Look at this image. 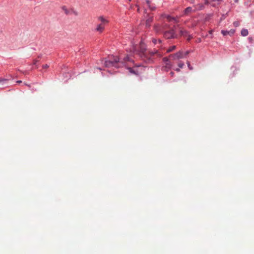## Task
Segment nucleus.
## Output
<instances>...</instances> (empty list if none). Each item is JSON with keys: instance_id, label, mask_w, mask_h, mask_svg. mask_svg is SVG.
<instances>
[{"instance_id": "nucleus-6", "label": "nucleus", "mask_w": 254, "mask_h": 254, "mask_svg": "<svg viewBox=\"0 0 254 254\" xmlns=\"http://www.w3.org/2000/svg\"><path fill=\"white\" fill-rule=\"evenodd\" d=\"M62 9L63 11L64 12V13L66 15H70L72 13L77 15V12L73 11V10L72 9H68L65 6H62Z\"/></svg>"}, {"instance_id": "nucleus-13", "label": "nucleus", "mask_w": 254, "mask_h": 254, "mask_svg": "<svg viewBox=\"0 0 254 254\" xmlns=\"http://www.w3.org/2000/svg\"><path fill=\"white\" fill-rule=\"evenodd\" d=\"M220 0H212L211 4L212 6L215 7L219 4Z\"/></svg>"}, {"instance_id": "nucleus-21", "label": "nucleus", "mask_w": 254, "mask_h": 254, "mask_svg": "<svg viewBox=\"0 0 254 254\" xmlns=\"http://www.w3.org/2000/svg\"><path fill=\"white\" fill-rule=\"evenodd\" d=\"M233 25L235 27H237L240 25V22L238 21H236L233 22Z\"/></svg>"}, {"instance_id": "nucleus-17", "label": "nucleus", "mask_w": 254, "mask_h": 254, "mask_svg": "<svg viewBox=\"0 0 254 254\" xmlns=\"http://www.w3.org/2000/svg\"><path fill=\"white\" fill-rule=\"evenodd\" d=\"M180 34L181 36L187 37L188 36V32L186 30H181L180 31Z\"/></svg>"}, {"instance_id": "nucleus-4", "label": "nucleus", "mask_w": 254, "mask_h": 254, "mask_svg": "<svg viewBox=\"0 0 254 254\" xmlns=\"http://www.w3.org/2000/svg\"><path fill=\"white\" fill-rule=\"evenodd\" d=\"M164 36L166 39L175 38L176 37L175 33L173 29L166 31L164 33Z\"/></svg>"}, {"instance_id": "nucleus-16", "label": "nucleus", "mask_w": 254, "mask_h": 254, "mask_svg": "<svg viewBox=\"0 0 254 254\" xmlns=\"http://www.w3.org/2000/svg\"><path fill=\"white\" fill-rule=\"evenodd\" d=\"M162 16H164V17L166 18L169 22L175 20L174 18L172 17L169 15H162Z\"/></svg>"}, {"instance_id": "nucleus-37", "label": "nucleus", "mask_w": 254, "mask_h": 254, "mask_svg": "<svg viewBox=\"0 0 254 254\" xmlns=\"http://www.w3.org/2000/svg\"><path fill=\"white\" fill-rule=\"evenodd\" d=\"M235 2H238V0H235Z\"/></svg>"}, {"instance_id": "nucleus-9", "label": "nucleus", "mask_w": 254, "mask_h": 254, "mask_svg": "<svg viewBox=\"0 0 254 254\" xmlns=\"http://www.w3.org/2000/svg\"><path fill=\"white\" fill-rule=\"evenodd\" d=\"M163 29V27L158 24H155L154 26V30L156 33H160L162 32Z\"/></svg>"}, {"instance_id": "nucleus-7", "label": "nucleus", "mask_w": 254, "mask_h": 254, "mask_svg": "<svg viewBox=\"0 0 254 254\" xmlns=\"http://www.w3.org/2000/svg\"><path fill=\"white\" fill-rule=\"evenodd\" d=\"M235 30L234 29H231L229 31H227V30H222L221 31V33L224 35V36H227L228 35H230V36H232L233 35H234V34L235 33Z\"/></svg>"}, {"instance_id": "nucleus-5", "label": "nucleus", "mask_w": 254, "mask_h": 254, "mask_svg": "<svg viewBox=\"0 0 254 254\" xmlns=\"http://www.w3.org/2000/svg\"><path fill=\"white\" fill-rule=\"evenodd\" d=\"M169 57L172 58L173 60H177L179 59L183 58V53L182 51H179L175 54H171Z\"/></svg>"}, {"instance_id": "nucleus-15", "label": "nucleus", "mask_w": 254, "mask_h": 254, "mask_svg": "<svg viewBox=\"0 0 254 254\" xmlns=\"http://www.w3.org/2000/svg\"><path fill=\"white\" fill-rule=\"evenodd\" d=\"M248 34H249V32H248V30L247 29H243L241 30V35L243 36H247L248 35Z\"/></svg>"}, {"instance_id": "nucleus-25", "label": "nucleus", "mask_w": 254, "mask_h": 254, "mask_svg": "<svg viewBox=\"0 0 254 254\" xmlns=\"http://www.w3.org/2000/svg\"><path fill=\"white\" fill-rule=\"evenodd\" d=\"M7 81V79L4 78H0V83H4Z\"/></svg>"}, {"instance_id": "nucleus-14", "label": "nucleus", "mask_w": 254, "mask_h": 254, "mask_svg": "<svg viewBox=\"0 0 254 254\" xmlns=\"http://www.w3.org/2000/svg\"><path fill=\"white\" fill-rule=\"evenodd\" d=\"M152 17H150L149 18H148L146 20V26L147 27H149L150 26V24L152 22Z\"/></svg>"}, {"instance_id": "nucleus-1", "label": "nucleus", "mask_w": 254, "mask_h": 254, "mask_svg": "<svg viewBox=\"0 0 254 254\" xmlns=\"http://www.w3.org/2000/svg\"><path fill=\"white\" fill-rule=\"evenodd\" d=\"M132 51L134 54H138L141 57L144 56L145 58L151 60L154 59L155 57H161L162 54L158 50H154L153 51L146 52V46L140 42L139 45H136L132 48Z\"/></svg>"}, {"instance_id": "nucleus-29", "label": "nucleus", "mask_w": 254, "mask_h": 254, "mask_svg": "<svg viewBox=\"0 0 254 254\" xmlns=\"http://www.w3.org/2000/svg\"><path fill=\"white\" fill-rule=\"evenodd\" d=\"M190 3H194V0H188Z\"/></svg>"}, {"instance_id": "nucleus-8", "label": "nucleus", "mask_w": 254, "mask_h": 254, "mask_svg": "<svg viewBox=\"0 0 254 254\" xmlns=\"http://www.w3.org/2000/svg\"><path fill=\"white\" fill-rule=\"evenodd\" d=\"M172 65L170 63H166L165 65L162 66V70L165 71H168L172 68Z\"/></svg>"}, {"instance_id": "nucleus-30", "label": "nucleus", "mask_w": 254, "mask_h": 254, "mask_svg": "<svg viewBox=\"0 0 254 254\" xmlns=\"http://www.w3.org/2000/svg\"><path fill=\"white\" fill-rule=\"evenodd\" d=\"M205 4H208L209 3V1L208 0H205Z\"/></svg>"}, {"instance_id": "nucleus-39", "label": "nucleus", "mask_w": 254, "mask_h": 254, "mask_svg": "<svg viewBox=\"0 0 254 254\" xmlns=\"http://www.w3.org/2000/svg\"><path fill=\"white\" fill-rule=\"evenodd\" d=\"M129 1H130L131 0H128Z\"/></svg>"}, {"instance_id": "nucleus-31", "label": "nucleus", "mask_w": 254, "mask_h": 254, "mask_svg": "<svg viewBox=\"0 0 254 254\" xmlns=\"http://www.w3.org/2000/svg\"><path fill=\"white\" fill-rule=\"evenodd\" d=\"M37 62H38V61L34 60V62H33V64H36Z\"/></svg>"}, {"instance_id": "nucleus-20", "label": "nucleus", "mask_w": 254, "mask_h": 254, "mask_svg": "<svg viewBox=\"0 0 254 254\" xmlns=\"http://www.w3.org/2000/svg\"><path fill=\"white\" fill-rule=\"evenodd\" d=\"M123 60L124 62H132V59L128 57V56H127L126 57H125Z\"/></svg>"}, {"instance_id": "nucleus-24", "label": "nucleus", "mask_w": 254, "mask_h": 254, "mask_svg": "<svg viewBox=\"0 0 254 254\" xmlns=\"http://www.w3.org/2000/svg\"><path fill=\"white\" fill-rule=\"evenodd\" d=\"M184 66V63L182 62H180L179 63H178V66L180 67V68H183Z\"/></svg>"}, {"instance_id": "nucleus-10", "label": "nucleus", "mask_w": 254, "mask_h": 254, "mask_svg": "<svg viewBox=\"0 0 254 254\" xmlns=\"http://www.w3.org/2000/svg\"><path fill=\"white\" fill-rule=\"evenodd\" d=\"M193 7H194V9H193L194 11H196V10H202L204 7V5L202 3H199L196 5H194Z\"/></svg>"}, {"instance_id": "nucleus-2", "label": "nucleus", "mask_w": 254, "mask_h": 254, "mask_svg": "<svg viewBox=\"0 0 254 254\" xmlns=\"http://www.w3.org/2000/svg\"><path fill=\"white\" fill-rule=\"evenodd\" d=\"M98 20L100 23L97 25L96 30L102 33L104 30L105 26L108 23V20L103 16L99 17Z\"/></svg>"}, {"instance_id": "nucleus-27", "label": "nucleus", "mask_w": 254, "mask_h": 254, "mask_svg": "<svg viewBox=\"0 0 254 254\" xmlns=\"http://www.w3.org/2000/svg\"><path fill=\"white\" fill-rule=\"evenodd\" d=\"M187 40L188 41H190L191 40V39L192 38V36L190 35H188V36H187Z\"/></svg>"}, {"instance_id": "nucleus-28", "label": "nucleus", "mask_w": 254, "mask_h": 254, "mask_svg": "<svg viewBox=\"0 0 254 254\" xmlns=\"http://www.w3.org/2000/svg\"><path fill=\"white\" fill-rule=\"evenodd\" d=\"M48 67H49V65L48 64H45L43 65V68H47Z\"/></svg>"}, {"instance_id": "nucleus-19", "label": "nucleus", "mask_w": 254, "mask_h": 254, "mask_svg": "<svg viewBox=\"0 0 254 254\" xmlns=\"http://www.w3.org/2000/svg\"><path fill=\"white\" fill-rule=\"evenodd\" d=\"M152 41L154 44H157V43H161L162 42L160 39H156L155 38H152Z\"/></svg>"}, {"instance_id": "nucleus-32", "label": "nucleus", "mask_w": 254, "mask_h": 254, "mask_svg": "<svg viewBox=\"0 0 254 254\" xmlns=\"http://www.w3.org/2000/svg\"><path fill=\"white\" fill-rule=\"evenodd\" d=\"M170 74H171V75L172 76H173L174 75V72H171L170 73Z\"/></svg>"}, {"instance_id": "nucleus-22", "label": "nucleus", "mask_w": 254, "mask_h": 254, "mask_svg": "<svg viewBox=\"0 0 254 254\" xmlns=\"http://www.w3.org/2000/svg\"><path fill=\"white\" fill-rule=\"evenodd\" d=\"M129 71L130 72L134 73L135 74H137L138 73L132 68H128Z\"/></svg>"}, {"instance_id": "nucleus-23", "label": "nucleus", "mask_w": 254, "mask_h": 254, "mask_svg": "<svg viewBox=\"0 0 254 254\" xmlns=\"http://www.w3.org/2000/svg\"><path fill=\"white\" fill-rule=\"evenodd\" d=\"M163 62L165 63V64H166V63H170L169 61V59L167 57H164L163 59Z\"/></svg>"}, {"instance_id": "nucleus-11", "label": "nucleus", "mask_w": 254, "mask_h": 254, "mask_svg": "<svg viewBox=\"0 0 254 254\" xmlns=\"http://www.w3.org/2000/svg\"><path fill=\"white\" fill-rule=\"evenodd\" d=\"M192 11L194 12L191 7H190V6L188 7L184 10V15H188L189 14H190V13H191Z\"/></svg>"}, {"instance_id": "nucleus-26", "label": "nucleus", "mask_w": 254, "mask_h": 254, "mask_svg": "<svg viewBox=\"0 0 254 254\" xmlns=\"http://www.w3.org/2000/svg\"><path fill=\"white\" fill-rule=\"evenodd\" d=\"M187 64H188V66L190 68V70L192 69V67L190 66V63L189 62H187Z\"/></svg>"}, {"instance_id": "nucleus-33", "label": "nucleus", "mask_w": 254, "mask_h": 254, "mask_svg": "<svg viewBox=\"0 0 254 254\" xmlns=\"http://www.w3.org/2000/svg\"><path fill=\"white\" fill-rule=\"evenodd\" d=\"M175 70H176V71H177V72H179V71H180V68H176V69H175Z\"/></svg>"}, {"instance_id": "nucleus-34", "label": "nucleus", "mask_w": 254, "mask_h": 254, "mask_svg": "<svg viewBox=\"0 0 254 254\" xmlns=\"http://www.w3.org/2000/svg\"><path fill=\"white\" fill-rule=\"evenodd\" d=\"M16 82L18 83H21L22 81L21 80H18V81H16Z\"/></svg>"}, {"instance_id": "nucleus-3", "label": "nucleus", "mask_w": 254, "mask_h": 254, "mask_svg": "<svg viewBox=\"0 0 254 254\" xmlns=\"http://www.w3.org/2000/svg\"><path fill=\"white\" fill-rule=\"evenodd\" d=\"M118 63L123 64L122 62H120V59L118 57H113V59L106 61L104 64L106 67L115 66L116 68H118L120 66L117 65Z\"/></svg>"}, {"instance_id": "nucleus-18", "label": "nucleus", "mask_w": 254, "mask_h": 254, "mask_svg": "<svg viewBox=\"0 0 254 254\" xmlns=\"http://www.w3.org/2000/svg\"><path fill=\"white\" fill-rule=\"evenodd\" d=\"M176 46H171L169 49H167L166 52H167V53H170L171 52H172L176 49Z\"/></svg>"}, {"instance_id": "nucleus-35", "label": "nucleus", "mask_w": 254, "mask_h": 254, "mask_svg": "<svg viewBox=\"0 0 254 254\" xmlns=\"http://www.w3.org/2000/svg\"><path fill=\"white\" fill-rule=\"evenodd\" d=\"M189 53V51H187L185 53V55H187Z\"/></svg>"}, {"instance_id": "nucleus-36", "label": "nucleus", "mask_w": 254, "mask_h": 254, "mask_svg": "<svg viewBox=\"0 0 254 254\" xmlns=\"http://www.w3.org/2000/svg\"><path fill=\"white\" fill-rule=\"evenodd\" d=\"M136 6H137V7H138V6L137 5H136ZM137 11H138V12H139V7H138V8H137Z\"/></svg>"}, {"instance_id": "nucleus-38", "label": "nucleus", "mask_w": 254, "mask_h": 254, "mask_svg": "<svg viewBox=\"0 0 254 254\" xmlns=\"http://www.w3.org/2000/svg\"><path fill=\"white\" fill-rule=\"evenodd\" d=\"M212 31H210V33H212Z\"/></svg>"}, {"instance_id": "nucleus-12", "label": "nucleus", "mask_w": 254, "mask_h": 254, "mask_svg": "<svg viewBox=\"0 0 254 254\" xmlns=\"http://www.w3.org/2000/svg\"><path fill=\"white\" fill-rule=\"evenodd\" d=\"M146 3L147 6L149 7V8L151 10H154L155 9V7L153 5H151L150 3V1L148 0H146Z\"/></svg>"}]
</instances>
